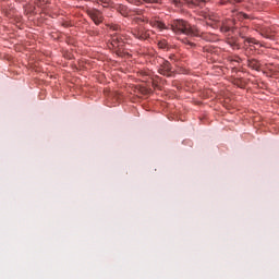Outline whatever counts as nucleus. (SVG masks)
<instances>
[{
    "label": "nucleus",
    "instance_id": "nucleus-1",
    "mask_svg": "<svg viewBox=\"0 0 279 279\" xmlns=\"http://www.w3.org/2000/svg\"><path fill=\"white\" fill-rule=\"evenodd\" d=\"M151 27H155L156 29H171L174 32V34H184L185 36H189L190 38H204V33L199 31L196 26H191L189 22L184 20H175L172 22L170 26H167L166 23L160 22L159 20H150Z\"/></svg>",
    "mask_w": 279,
    "mask_h": 279
},
{
    "label": "nucleus",
    "instance_id": "nucleus-2",
    "mask_svg": "<svg viewBox=\"0 0 279 279\" xmlns=\"http://www.w3.org/2000/svg\"><path fill=\"white\" fill-rule=\"evenodd\" d=\"M158 72L160 75H165L166 77H171L173 75V68L171 63L165 59H160V66Z\"/></svg>",
    "mask_w": 279,
    "mask_h": 279
},
{
    "label": "nucleus",
    "instance_id": "nucleus-3",
    "mask_svg": "<svg viewBox=\"0 0 279 279\" xmlns=\"http://www.w3.org/2000/svg\"><path fill=\"white\" fill-rule=\"evenodd\" d=\"M87 14L95 23V25H101V23H104V14L101 13V11L97 9H88Z\"/></svg>",
    "mask_w": 279,
    "mask_h": 279
},
{
    "label": "nucleus",
    "instance_id": "nucleus-4",
    "mask_svg": "<svg viewBox=\"0 0 279 279\" xmlns=\"http://www.w3.org/2000/svg\"><path fill=\"white\" fill-rule=\"evenodd\" d=\"M133 36L135 38H137L138 40H147V38H149V33L144 32L143 28L134 29L133 31Z\"/></svg>",
    "mask_w": 279,
    "mask_h": 279
},
{
    "label": "nucleus",
    "instance_id": "nucleus-5",
    "mask_svg": "<svg viewBox=\"0 0 279 279\" xmlns=\"http://www.w3.org/2000/svg\"><path fill=\"white\" fill-rule=\"evenodd\" d=\"M207 0H186V3L190 8H204V5L206 4Z\"/></svg>",
    "mask_w": 279,
    "mask_h": 279
},
{
    "label": "nucleus",
    "instance_id": "nucleus-6",
    "mask_svg": "<svg viewBox=\"0 0 279 279\" xmlns=\"http://www.w3.org/2000/svg\"><path fill=\"white\" fill-rule=\"evenodd\" d=\"M247 66L253 69V71H260V62L256 59H248Z\"/></svg>",
    "mask_w": 279,
    "mask_h": 279
},
{
    "label": "nucleus",
    "instance_id": "nucleus-7",
    "mask_svg": "<svg viewBox=\"0 0 279 279\" xmlns=\"http://www.w3.org/2000/svg\"><path fill=\"white\" fill-rule=\"evenodd\" d=\"M244 45H245V47H247V45H248V48L251 49V51H252V45H258V40H256V39H254V38H247V37H245L244 38Z\"/></svg>",
    "mask_w": 279,
    "mask_h": 279
},
{
    "label": "nucleus",
    "instance_id": "nucleus-8",
    "mask_svg": "<svg viewBox=\"0 0 279 279\" xmlns=\"http://www.w3.org/2000/svg\"><path fill=\"white\" fill-rule=\"evenodd\" d=\"M262 36H264V38H269L271 40V38H274V34L271 32H269L268 29H263L260 32Z\"/></svg>",
    "mask_w": 279,
    "mask_h": 279
},
{
    "label": "nucleus",
    "instance_id": "nucleus-9",
    "mask_svg": "<svg viewBox=\"0 0 279 279\" xmlns=\"http://www.w3.org/2000/svg\"><path fill=\"white\" fill-rule=\"evenodd\" d=\"M181 43H183V45H187V47H195V43H193L191 39L189 38H183L181 39Z\"/></svg>",
    "mask_w": 279,
    "mask_h": 279
},
{
    "label": "nucleus",
    "instance_id": "nucleus-10",
    "mask_svg": "<svg viewBox=\"0 0 279 279\" xmlns=\"http://www.w3.org/2000/svg\"><path fill=\"white\" fill-rule=\"evenodd\" d=\"M227 3L234 5L236 3H241V0H222V5H227Z\"/></svg>",
    "mask_w": 279,
    "mask_h": 279
},
{
    "label": "nucleus",
    "instance_id": "nucleus-11",
    "mask_svg": "<svg viewBox=\"0 0 279 279\" xmlns=\"http://www.w3.org/2000/svg\"><path fill=\"white\" fill-rule=\"evenodd\" d=\"M247 31V27H242L241 29H240V37H242L243 39H245L246 37H245V32Z\"/></svg>",
    "mask_w": 279,
    "mask_h": 279
},
{
    "label": "nucleus",
    "instance_id": "nucleus-12",
    "mask_svg": "<svg viewBox=\"0 0 279 279\" xmlns=\"http://www.w3.org/2000/svg\"><path fill=\"white\" fill-rule=\"evenodd\" d=\"M159 49H167V41L162 40L158 43Z\"/></svg>",
    "mask_w": 279,
    "mask_h": 279
},
{
    "label": "nucleus",
    "instance_id": "nucleus-13",
    "mask_svg": "<svg viewBox=\"0 0 279 279\" xmlns=\"http://www.w3.org/2000/svg\"><path fill=\"white\" fill-rule=\"evenodd\" d=\"M145 3H162V0H143Z\"/></svg>",
    "mask_w": 279,
    "mask_h": 279
},
{
    "label": "nucleus",
    "instance_id": "nucleus-14",
    "mask_svg": "<svg viewBox=\"0 0 279 279\" xmlns=\"http://www.w3.org/2000/svg\"><path fill=\"white\" fill-rule=\"evenodd\" d=\"M230 45H231V47H232L233 49H241V46H240L239 44H236L235 41L230 43Z\"/></svg>",
    "mask_w": 279,
    "mask_h": 279
},
{
    "label": "nucleus",
    "instance_id": "nucleus-15",
    "mask_svg": "<svg viewBox=\"0 0 279 279\" xmlns=\"http://www.w3.org/2000/svg\"><path fill=\"white\" fill-rule=\"evenodd\" d=\"M111 29H113V32H119V29H121V27L119 25H112Z\"/></svg>",
    "mask_w": 279,
    "mask_h": 279
},
{
    "label": "nucleus",
    "instance_id": "nucleus-16",
    "mask_svg": "<svg viewBox=\"0 0 279 279\" xmlns=\"http://www.w3.org/2000/svg\"><path fill=\"white\" fill-rule=\"evenodd\" d=\"M112 40H113V43H114V40H119V37L113 36V37H112Z\"/></svg>",
    "mask_w": 279,
    "mask_h": 279
},
{
    "label": "nucleus",
    "instance_id": "nucleus-17",
    "mask_svg": "<svg viewBox=\"0 0 279 279\" xmlns=\"http://www.w3.org/2000/svg\"><path fill=\"white\" fill-rule=\"evenodd\" d=\"M244 19H247V14H243Z\"/></svg>",
    "mask_w": 279,
    "mask_h": 279
}]
</instances>
